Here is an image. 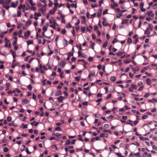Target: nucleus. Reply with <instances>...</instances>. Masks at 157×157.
Instances as JSON below:
<instances>
[{"instance_id": "a18cd8bd", "label": "nucleus", "mask_w": 157, "mask_h": 157, "mask_svg": "<svg viewBox=\"0 0 157 157\" xmlns=\"http://www.w3.org/2000/svg\"><path fill=\"white\" fill-rule=\"evenodd\" d=\"M56 24H53V25H50V26L52 28H53V29H56V26H55V25Z\"/></svg>"}, {"instance_id": "2f4dec72", "label": "nucleus", "mask_w": 157, "mask_h": 157, "mask_svg": "<svg viewBox=\"0 0 157 157\" xmlns=\"http://www.w3.org/2000/svg\"><path fill=\"white\" fill-rule=\"evenodd\" d=\"M150 32V31H149V27H147V29L145 31V32H144V33L145 34H148V33H149Z\"/></svg>"}, {"instance_id": "f03ea898", "label": "nucleus", "mask_w": 157, "mask_h": 157, "mask_svg": "<svg viewBox=\"0 0 157 157\" xmlns=\"http://www.w3.org/2000/svg\"><path fill=\"white\" fill-rule=\"evenodd\" d=\"M66 98L64 96H60L57 98L58 101L60 102H62L64 99H66Z\"/></svg>"}, {"instance_id": "4d7b16f0", "label": "nucleus", "mask_w": 157, "mask_h": 157, "mask_svg": "<svg viewBox=\"0 0 157 157\" xmlns=\"http://www.w3.org/2000/svg\"><path fill=\"white\" fill-rule=\"evenodd\" d=\"M93 60V58L92 57H90L88 58V60L89 62H91Z\"/></svg>"}, {"instance_id": "473e14b6", "label": "nucleus", "mask_w": 157, "mask_h": 157, "mask_svg": "<svg viewBox=\"0 0 157 157\" xmlns=\"http://www.w3.org/2000/svg\"><path fill=\"white\" fill-rule=\"evenodd\" d=\"M25 146L24 145H22L21 146V148H20V150L22 151H24L25 148Z\"/></svg>"}, {"instance_id": "3c124183", "label": "nucleus", "mask_w": 157, "mask_h": 157, "mask_svg": "<svg viewBox=\"0 0 157 157\" xmlns=\"http://www.w3.org/2000/svg\"><path fill=\"white\" fill-rule=\"evenodd\" d=\"M22 125L23 126V128H26L28 127V125L27 124H24V123H22Z\"/></svg>"}, {"instance_id": "72a5a7b5", "label": "nucleus", "mask_w": 157, "mask_h": 157, "mask_svg": "<svg viewBox=\"0 0 157 157\" xmlns=\"http://www.w3.org/2000/svg\"><path fill=\"white\" fill-rule=\"evenodd\" d=\"M72 27L70 23H68L66 27L67 29H69Z\"/></svg>"}, {"instance_id": "37998d69", "label": "nucleus", "mask_w": 157, "mask_h": 157, "mask_svg": "<svg viewBox=\"0 0 157 157\" xmlns=\"http://www.w3.org/2000/svg\"><path fill=\"white\" fill-rule=\"evenodd\" d=\"M46 80L44 79L41 82V84L43 86H44L46 84Z\"/></svg>"}, {"instance_id": "8fccbe9b", "label": "nucleus", "mask_w": 157, "mask_h": 157, "mask_svg": "<svg viewBox=\"0 0 157 157\" xmlns=\"http://www.w3.org/2000/svg\"><path fill=\"white\" fill-rule=\"evenodd\" d=\"M149 27L150 28V29L151 30H152L153 29V26L152 24H149Z\"/></svg>"}, {"instance_id": "393cba45", "label": "nucleus", "mask_w": 157, "mask_h": 157, "mask_svg": "<svg viewBox=\"0 0 157 157\" xmlns=\"http://www.w3.org/2000/svg\"><path fill=\"white\" fill-rule=\"evenodd\" d=\"M132 42V40L130 37L128 38L127 39V43L128 44L131 43Z\"/></svg>"}, {"instance_id": "79ce46f5", "label": "nucleus", "mask_w": 157, "mask_h": 157, "mask_svg": "<svg viewBox=\"0 0 157 157\" xmlns=\"http://www.w3.org/2000/svg\"><path fill=\"white\" fill-rule=\"evenodd\" d=\"M30 5L32 6H34L36 5V4L33 2V0H30Z\"/></svg>"}, {"instance_id": "423d86ee", "label": "nucleus", "mask_w": 157, "mask_h": 157, "mask_svg": "<svg viewBox=\"0 0 157 157\" xmlns=\"http://www.w3.org/2000/svg\"><path fill=\"white\" fill-rule=\"evenodd\" d=\"M29 35V31L28 30L27 32L25 33L24 34V37L25 39H27L28 38Z\"/></svg>"}, {"instance_id": "bf43d9fd", "label": "nucleus", "mask_w": 157, "mask_h": 157, "mask_svg": "<svg viewBox=\"0 0 157 157\" xmlns=\"http://www.w3.org/2000/svg\"><path fill=\"white\" fill-rule=\"evenodd\" d=\"M76 141V139L73 140L71 142V143L72 144H75V142Z\"/></svg>"}, {"instance_id": "e433bc0d", "label": "nucleus", "mask_w": 157, "mask_h": 157, "mask_svg": "<svg viewBox=\"0 0 157 157\" xmlns=\"http://www.w3.org/2000/svg\"><path fill=\"white\" fill-rule=\"evenodd\" d=\"M118 41V40L116 38H114L113 40L112 41L111 43L112 44H114L115 43L117 42Z\"/></svg>"}, {"instance_id": "f3484780", "label": "nucleus", "mask_w": 157, "mask_h": 157, "mask_svg": "<svg viewBox=\"0 0 157 157\" xmlns=\"http://www.w3.org/2000/svg\"><path fill=\"white\" fill-rule=\"evenodd\" d=\"M49 22L50 23H53V24H56V21L55 20H49Z\"/></svg>"}, {"instance_id": "49530a36", "label": "nucleus", "mask_w": 157, "mask_h": 157, "mask_svg": "<svg viewBox=\"0 0 157 157\" xmlns=\"http://www.w3.org/2000/svg\"><path fill=\"white\" fill-rule=\"evenodd\" d=\"M116 154L118 156V157H124V156H122L121 154L118 153H116Z\"/></svg>"}, {"instance_id": "4be33fe9", "label": "nucleus", "mask_w": 157, "mask_h": 157, "mask_svg": "<svg viewBox=\"0 0 157 157\" xmlns=\"http://www.w3.org/2000/svg\"><path fill=\"white\" fill-rule=\"evenodd\" d=\"M45 32L44 31L43 32V33H42V35H43V37H42V36H41L40 35V36H39L41 38H43L45 36L46 38H50V36H45V34H44V32Z\"/></svg>"}, {"instance_id": "c03bdc74", "label": "nucleus", "mask_w": 157, "mask_h": 157, "mask_svg": "<svg viewBox=\"0 0 157 157\" xmlns=\"http://www.w3.org/2000/svg\"><path fill=\"white\" fill-rule=\"evenodd\" d=\"M92 37L93 40H95L96 39V35L94 34H92Z\"/></svg>"}, {"instance_id": "69168bd1", "label": "nucleus", "mask_w": 157, "mask_h": 157, "mask_svg": "<svg viewBox=\"0 0 157 157\" xmlns=\"http://www.w3.org/2000/svg\"><path fill=\"white\" fill-rule=\"evenodd\" d=\"M8 151V149L7 147H5L3 149V151L5 152H7Z\"/></svg>"}, {"instance_id": "9d476101", "label": "nucleus", "mask_w": 157, "mask_h": 157, "mask_svg": "<svg viewBox=\"0 0 157 157\" xmlns=\"http://www.w3.org/2000/svg\"><path fill=\"white\" fill-rule=\"evenodd\" d=\"M132 71H133L134 73H135V71H139V68L138 67H136V68H132Z\"/></svg>"}, {"instance_id": "39448f33", "label": "nucleus", "mask_w": 157, "mask_h": 157, "mask_svg": "<svg viewBox=\"0 0 157 157\" xmlns=\"http://www.w3.org/2000/svg\"><path fill=\"white\" fill-rule=\"evenodd\" d=\"M147 14L148 16H150L152 17H153L154 16V14L152 13V11H150L147 12Z\"/></svg>"}, {"instance_id": "de8ad7c7", "label": "nucleus", "mask_w": 157, "mask_h": 157, "mask_svg": "<svg viewBox=\"0 0 157 157\" xmlns=\"http://www.w3.org/2000/svg\"><path fill=\"white\" fill-rule=\"evenodd\" d=\"M55 130L56 131H61V128H60V127H56L55 128Z\"/></svg>"}, {"instance_id": "680f3d73", "label": "nucleus", "mask_w": 157, "mask_h": 157, "mask_svg": "<svg viewBox=\"0 0 157 157\" xmlns=\"http://www.w3.org/2000/svg\"><path fill=\"white\" fill-rule=\"evenodd\" d=\"M60 76L61 78H63L64 77V75H63V72H62L60 73Z\"/></svg>"}, {"instance_id": "f704fd0d", "label": "nucleus", "mask_w": 157, "mask_h": 157, "mask_svg": "<svg viewBox=\"0 0 157 157\" xmlns=\"http://www.w3.org/2000/svg\"><path fill=\"white\" fill-rule=\"evenodd\" d=\"M30 9L33 10V11H35L36 10V8L35 6H32L31 7H30Z\"/></svg>"}, {"instance_id": "1a4fd4ad", "label": "nucleus", "mask_w": 157, "mask_h": 157, "mask_svg": "<svg viewBox=\"0 0 157 157\" xmlns=\"http://www.w3.org/2000/svg\"><path fill=\"white\" fill-rule=\"evenodd\" d=\"M103 21L102 22V24L103 25L105 26H107L109 25V24L107 23L105 21V17H103Z\"/></svg>"}, {"instance_id": "a19ab883", "label": "nucleus", "mask_w": 157, "mask_h": 157, "mask_svg": "<svg viewBox=\"0 0 157 157\" xmlns=\"http://www.w3.org/2000/svg\"><path fill=\"white\" fill-rule=\"evenodd\" d=\"M12 120V118L10 116L8 117H7V121L8 122H10Z\"/></svg>"}, {"instance_id": "864d4df0", "label": "nucleus", "mask_w": 157, "mask_h": 157, "mask_svg": "<svg viewBox=\"0 0 157 157\" xmlns=\"http://www.w3.org/2000/svg\"><path fill=\"white\" fill-rule=\"evenodd\" d=\"M68 55L69 56H72L73 55V53L71 52H69L68 53Z\"/></svg>"}, {"instance_id": "13d9d810", "label": "nucleus", "mask_w": 157, "mask_h": 157, "mask_svg": "<svg viewBox=\"0 0 157 157\" xmlns=\"http://www.w3.org/2000/svg\"><path fill=\"white\" fill-rule=\"evenodd\" d=\"M114 117L113 115H110L107 117V118L108 119H111L113 118Z\"/></svg>"}, {"instance_id": "052dcab7", "label": "nucleus", "mask_w": 157, "mask_h": 157, "mask_svg": "<svg viewBox=\"0 0 157 157\" xmlns=\"http://www.w3.org/2000/svg\"><path fill=\"white\" fill-rule=\"evenodd\" d=\"M52 147L54 149L57 150V147L56 145H54L52 146Z\"/></svg>"}, {"instance_id": "f257e3e1", "label": "nucleus", "mask_w": 157, "mask_h": 157, "mask_svg": "<svg viewBox=\"0 0 157 157\" xmlns=\"http://www.w3.org/2000/svg\"><path fill=\"white\" fill-rule=\"evenodd\" d=\"M47 4H45L44 5L42 6V7L39 10L42 12H44L46 11V7L47 6Z\"/></svg>"}, {"instance_id": "aec40b11", "label": "nucleus", "mask_w": 157, "mask_h": 157, "mask_svg": "<svg viewBox=\"0 0 157 157\" xmlns=\"http://www.w3.org/2000/svg\"><path fill=\"white\" fill-rule=\"evenodd\" d=\"M21 16V12L19 10H18L17 11V17H20Z\"/></svg>"}, {"instance_id": "f8f14e48", "label": "nucleus", "mask_w": 157, "mask_h": 157, "mask_svg": "<svg viewBox=\"0 0 157 157\" xmlns=\"http://www.w3.org/2000/svg\"><path fill=\"white\" fill-rule=\"evenodd\" d=\"M67 44V40L65 39H64L63 40V44L64 47H66Z\"/></svg>"}, {"instance_id": "09e8293b", "label": "nucleus", "mask_w": 157, "mask_h": 157, "mask_svg": "<svg viewBox=\"0 0 157 157\" xmlns=\"http://www.w3.org/2000/svg\"><path fill=\"white\" fill-rule=\"evenodd\" d=\"M148 116L146 115H144L142 116V118L143 119H145L148 118Z\"/></svg>"}, {"instance_id": "cd10ccee", "label": "nucleus", "mask_w": 157, "mask_h": 157, "mask_svg": "<svg viewBox=\"0 0 157 157\" xmlns=\"http://www.w3.org/2000/svg\"><path fill=\"white\" fill-rule=\"evenodd\" d=\"M90 74L92 76H94L95 74V71L94 70H91L90 73Z\"/></svg>"}, {"instance_id": "58836bf2", "label": "nucleus", "mask_w": 157, "mask_h": 157, "mask_svg": "<svg viewBox=\"0 0 157 157\" xmlns=\"http://www.w3.org/2000/svg\"><path fill=\"white\" fill-rule=\"evenodd\" d=\"M136 54H137V53L136 52H134V55L132 57V59L133 60L134 59H135V58L136 56Z\"/></svg>"}, {"instance_id": "a878e982", "label": "nucleus", "mask_w": 157, "mask_h": 157, "mask_svg": "<svg viewBox=\"0 0 157 157\" xmlns=\"http://www.w3.org/2000/svg\"><path fill=\"white\" fill-rule=\"evenodd\" d=\"M78 136V137H79L78 140H80L82 142H83V140L82 138V136L81 135H79Z\"/></svg>"}, {"instance_id": "b1692460", "label": "nucleus", "mask_w": 157, "mask_h": 157, "mask_svg": "<svg viewBox=\"0 0 157 157\" xmlns=\"http://www.w3.org/2000/svg\"><path fill=\"white\" fill-rule=\"evenodd\" d=\"M102 10H100V11L97 14V17H101V14Z\"/></svg>"}, {"instance_id": "dca6fc26", "label": "nucleus", "mask_w": 157, "mask_h": 157, "mask_svg": "<svg viewBox=\"0 0 157 157\" xmlns=\"http://www.w3.org/2000/svg\"><path fill=\"white\" fill-rule=\"evenodd\" d=\"M71 143L70 140H67L66 143L65 144V146H67V145H69Z\"/></svg>"}, {"instance_id": "603ef678", "label": "nucleus", "mask_w": 157, "mask_h": 157, "mask_svg": "<svg viewBox=\"0 0 157 157\" xmlns=\"http://www.w3.org/2000/svg\"><path fill=\"white\" fill-rule=\"evenodd\" d=\"M37 12H36L35 13H34V15H35L34 19L36 20H37V19H38V17H37Z\"/></svg>"}, {"instance_id": "774afa93", "label": "nucleus", "mask_w": 157, "mask_h": 157, "mask_svg": "<svg viewBox=\"0 0 157 157\" xmlns=\"http://www.w3.org/2000/svg\"><path fill=\"white\" fill-rule=\"evenodd\" d=\"M122 119L124 120H126L128 119V117L127 116H123L122 117Z\"/></svg>"}, {"instance_id": "6e6552de", "label": "nucleus", "mask_w": 157, "mask_h": 157, "mask_svg": "<svg viewBox=\"0 0 157 157\" xmlns=\"http://www.w3.org/2000/svg\"><path fill=\"white\" fill-rule=\"evenodd\" d=\"M129 20L128 19H123L122 20V21L121 22V24L122 25L126 24L128 23Z\"/></svg>"}, {"instance_id": "c85d7f7f", "label": "nucleus", "mask_w": 157, "mask_h": 157, "mask_svg": "<svg viewBox=\"0 0 157 157\" xmlns=\"http://www.w3.org/2000/svg\"><path fill=\"white\" fill-rule=\"evenodd\" d=\"M131 87L133 89H136L137 88V86L136 85L134 84H132L131 85Z\"/></svg>"}, {"instance_id": "4468645a", "label": "nucleus", "mask_w": 157, "mask_h": 157, "mask_svg": "<svg viewBox=\"0 0 157 157\" xmlns=\"http://www.w3.org/2000/svg\"><path fill=\"white\" fill-rule=\"evenodd\" d=\"M146 82L147 85H151V80L150 78H147L146 79Z\"/></svg>"}, {"instance_id": "6e6d98bb", "label": "nucleus", "mask_w": 157, "mask_h": 157, "mask_svg": "<svg viewBox=\"0 0 157 157\" xmlns=\"http://www.w3.org/2000/svg\"><path fill=\"white\" fill-rule=\"evenodd\" d=\"M108 9H106L105 10H104L103 12V14L105 15V14H106L108 12Z\"/></svg>"}, {"instance_id": "0e129e2a", "label": "nucleus", "mask_w": 157, "mask_h": 157, "mask_svg": "<svg viewBox=\"0 0 157 157\" xmlns=\"http://www.w3.org/2000/svg\"><path fill=\"white\" fill-rule=\"evenodd\" d=\"M103 2V0H100L99 2V6H100L101 5V4Z\"/></svg>"}, {"instance_id": "2eb2a0df", "label": "nucleus", "mask_w": 157, "mask_h": 157, "mask_svg": "<svg viewBox=\"0 0 157 157\" xmlns=\"http://www.w3.org/2000/svg\"><path fill=\"white\" fill-rule=\"evenodd\" d=\"M17 5V3H15L14 2H12L11 6L12 7L15 8L16 7Z\"/></svg>"}, {"instance_id": "ddd939ff", "label": "nucleus", "mask_w": 157, "mask_h": 157, "mask_svg": "<svg viewBox=\"0 0 157 157\" xmlns=\"http://www.w3.org/2000/svg\"><path fill=\"white\" fill-rule=\"evenodd\" d=\"M122 16V13L121 12L117 13L116 14V17L117 18H120Z\"/></svg>"}, {"instance_id": "20e7f679", "label": "nucleus", "mask_w": 157, "mask_h": 157, "mask_svg": "<svg viewBox=\"0 0 157 157\" xmlns=\"http://www.w3.org/2000/svg\"><path fill=\"white\" fill-rule=\"evenodd\" d=\"M62 94V92L61 90H58L55 92V96L56 97H58L61 95Z\"/></svg>"}, {"instance_id": "c9c22d12", "label": "nucleus", "mask_w": 157, "mask_h": 157, "mask_svg": "<svg viewBox=\"0 0 157 157\" xmlns=\"http://www.w3.org/2000/svg\"><path fill=\"white\" fill-rule=\"evenodd\" d=\"M55 11L52 9L50 10L49 13L51 14H53L55 13Z\"/></svg>"}, {"instance_id": "338daca9", "label": "nucleus", "mask_w": 157, "mask_h": 157, "mask_svg": "<svg viewBox=\"0 0 157 157\" xmlns=\"http://www.w3.org/2000/svg\"><path fill=\"white\" fill-rule=\"evenodd\" d=\"M144 87V86H141L139 89H138V90L139 91H140L141 90H142L143 89Z\"/></svg>"}, {"instance_id": "0eeeda50", "label": "nucleus", "mask_w": 157, "mask_h": 157, "mask_svg": "<svg viewBox=\"0 0 157 157\" xmlns=\"http://www.w3.org/2000/svg\"><path fill=\"white\" fill-rule=\"evenodd\" d=\"M65 64L66 62L64 61H62L60 63L59 66L61 67H63L65 66Z\"/></svg>"}, {"instance_id": "412c9836", "label": "nucleus", "mask_w": 157, "mask_h": 157, "mask_svg": "<svg viewBox=\"0 0 157 157\" xmlns=\"http://www.w3.org/2000/svg\"><path fill=\"white\" fill-rule=\"evenodd\" d=\"M131 60L130 59H127L124 61V63L126 64H127L131 61Z\"/></svg>"}, {"instance_id": "5701e85b", "label": "nucleus", "mask_w": 157, "mask_h": 157, "mask_svg": "<svg viewBox=\"0 0 157 157\" xmlns=\"http://www.w3.org/2000/svg\"><path fill=\"white\" fill-rule=\"evenodd\" d=\"M29 100L27 99H25L23 100V102L25 104H26L29 102Z\"/></svg>"}, {"instance_id": "bb28decb", "label": "nucleus", "mask_w": 157, "mask_h": 157, "mask_svg": "<svg viewBox=\"0 0 157 157\" xmlns=\"http://www.w3.org/2000/svg\"><path fill=\"white\" fill-rule=\"evenodd\" d=\"M108 42L107 41H105L103 44V47L104 48H105L107 45H108Z\"/></svg>"}, {"instance_id": "ea45409f", "label": "nucleus", "mask_w": 157, "mask_h": 157, "mask_svg": "<svg viewBox=\"0 0 157 157\" xmlns=\"http://www.w3.org/2000/svg\"><path fill=\"white\" fill-rule=\"evenodd\" d=\"M61 33L63 34H64L66 33V30L65 29H62L61 31Z\"/></svg>"}, {"instance_id": "c756f323", "label": "nucleus", "mask_w": 157, "mask_h": 157, "mask_svg": "<svg viewBox=\"0 0 157 157\" xmlns=\"http://www.w3.org/2000/svg\"><path fill=\"white\" fill-rule=\"evenodd\" d=\"M140 139L141 140H147V139L146 138H144L143 136L140 137Z\"/></svg>"}, {"instance_id": "7ed1b4c3", "label": "nucleus", "mask_w": 157, "mask_h": 157, "mask_svg": "<svg viewBox=\"0 0 157 157\" xmlns=\"http://www.w3.org/2000/svg\"><path fill=\"white\" fill-rule=\"evenodd\" d=\"M147 156V157H151V154H148L147 152H144V153L142 155L143 157H146L145 156Z\"/></svg>"}, {"instance_id": "4c0bfd02", "label": "nucleus", "mask_w": 157, "mask_h": 157, "mask_svg": "<svg viewBox=\"0 0 157 157\" xmlns=\"http://www.w3.org/2000/svg\"><path fill=\"white\" fill-rule=\"evenodd\" d=\"M109 127V125L108 124H105L104 125V127L105 128H108Z\"/></svg>"}, {"instance_id": "e2e57ef3", "label": "nucleus", "mask_w": 157, "mask_h": 157, "mask_svg": "<svg viewBox=\"0 0 157 157\" xmlns=\"http://www.w3.org/2000/svg\"><path fill=\"white\" fill-rule=\"evenodd\" d=\"M81 56L82 57L84 58H86L87 57V56L84 53H82Z\"/></svg>"}, {"instance_id": "9b49d317", "label": "nucleus", "mask_w": 157, "mask_h": 157, "mask_svg": "<svg viewBox=\"0 0 157 157\" xmlns=\"http://www.w3.org/2000/svg\"><path fill=\"white\" fill-rule=\"evenodd\" d=\"M110 79L112 82H114L116 80V78L114 76H112L110 77Z\"/></svg>"}, {"instance_id": "7c9ffc66", "label": "nucleus", "mask_w": 157, "mask_h": 157, "mask_svg": "<svg viewBox=\"0 0 157 157\" xmlns=\"http://www.w3.org/2000/svg\"><path fill=\"white\" fill-rule=\"evenodd\" d=\"M81 31L82 33H84L86 30V28L85 27H81Z\"/></svg>"}, {"instance_id": "a211bd4d", "label": "nucleus", "mask_w": 157, "mask_h": 157, "mask_svg": "<svg viewBox=\"0 0 157 157\" xmlns=\"http://www.w3.org/2000/svg\"><path fill=\"white\" fill-rule=\"evenodd\" d=\"M153 101L154 102H156L157 101V100L156 99L153 98L151 99H150L148 100V101L149 102H153Z\"/></svg>"}, {"instance_id": "6ab92c4d", "label": "nucleus", "mask_w": 157, "mask_h": 157, "mask_svg": "<svg viewBox=\"0 0 157 157\" xmlns=\"http://www.w3.org/2000/svg\"><path fill=\"white\" fill-rule=\"evenodd\" d=\"M123 54V52H122L120 51L117 52L116 53V54L118 56H122Z\"/></svg>"}, {"instance_id": "5fc2aeb1", "label": "nucleus", "mask_w": 157, "mask_h": 157, "mask_svg": "<svg viewBox=\"0 0 157 157\" xmlns=\"http://www.w3.org/2000/svg\"><path fill=\"white\" fill-rule=\"evenodd\" d=\"M150 96V94L149 93H147L144 96L145 98H147Z\"/></svg>"}]
</instances>
